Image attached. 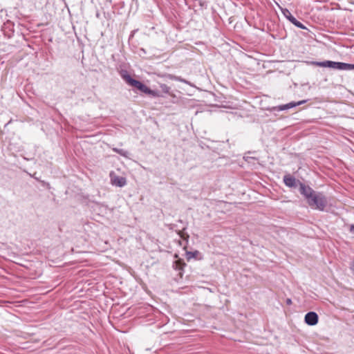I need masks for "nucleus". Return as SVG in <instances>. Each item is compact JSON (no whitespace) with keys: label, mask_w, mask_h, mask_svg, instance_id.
I'll list each match as a JSON object with an SVG mask.
<instances>
[{"label":"nucleus","mask_w":354,"mask_h":354,"mask_svg":"<svg viewBox=\"0 0 354 354\" xmlns=\"http://www.w3.org/2000/svg\"><path fill=\"white\" fill-rule=\"evenodd\" d=\"M312 64L320 67H328L340 71L342 70V62H337L327 60L324 62H312Z\"/></svg>","instance_id":"obj_3"},{"label":"nucleus","mask_w":354,"mask_h":354,"mask_svg":"<svg viewBox=\"0 0 354 354\" xmlns=\"http://www.w3.org/2000/svg\"><path fill=\"white\" fill-rule=\"evenodd\" d=\"M351 270H352L353 274H354V261L352 263V265L351 266Z\"/></svg>","instance_id":"obj_17"},{"label":"nucleus","mask_w":354,"mask_h":354,"mask_svg":"<svg viewBox=\"0 0 354 354\" xmlns=\"http://www.w3.org/2000/svg\"><path fill=\"white\" fill-rule=\"evenodd\" d=\"M308 203L311 207L323 211L327 205V200L322 193H315L308 199Z\"/></svg>","instance_id":"obj_2"},{"label":"nucleus","mask_w":354,"mask_h":354,"mask_svg":"<svg viewBox=\"0 0 354 354\" xmlns=\"http://www.w3.org/2000/svg\"><path fill=\"white\" fill-rule=\"evenodd\" d=\"M349 232L352 234H354V224L350 225Z\"/></svg>","instance_id":"obj_16"},{"label":"nucleus","mask_w":354,"mask_h":354,"mask_svg":"<svg viewBox=\"0 0 354 354\" xmlns=\"http://www.w3.org/2000/svg\"><path fill=\"white\" fill-rule=\"evenodd\" d=\"M306 102H307V100H301V101H299L297 102H289L286 104H282V105H279L277 106H274L273 108V109L275 111H285V110H288L289 109L294 108L297 106L306 103Z\"/></svg>","instance_id":"obj_7"},{"label":"nucleus","mask_w":354,"mask_h":354,"mask_svg":"<svg viewBox=\"0 0 354 354\" xmlns=\"http://www.w3.org/2000/svg\"><path fill=\"white\" fill-rule=\"evenodd\" d=\"M281 12L284 17L288 19L292 24H294L295 26L301 28V29H306V26L299 21L295 17L292 16L291 12L287 9V8H283L281 9Z\"/></svg>","instance_id":"obj_4"},{"label":"nucleus","mask_w":354,"mask_h":354,"mask_svg":"<svg viewBox=\"0 0 354 354\" xmlns=\"http://www.w3.org/2000/svg\"><path fill=\"white\" fill-rule=\"evenodd\" d=\"M187 257L188 259H190L192 258L196 259H202V257H201V253L198 250H195L194 252H187Z\"/></svg>","instance_id":"obj_10"},{"label":"nucleus","mask_w":354,"mask_h":354,"mask_svg":"<svg viewBox=\"0 0 354 354\" xmlns=\"http://www.w3.org/2000/svg\"><path fill=\"white\" fill-rule=\"evenodd\" d=\"M244 158L245 159V160H248V159H250V158H251V157H246V158H245V157H244Z\"/></svg>","instance_id":"obj_19"},{"label":"nucleus","mask_w":354,"mask_h":354,"mask_svg":"<svg viewBox=\"0 0 354 354\" xmlns=\"http://www.w3.org/2000/svg\"><path fill=\"white\" fill-rule=\"evenodd\" d=\"M318 315L315 312H309L305 315V322L309 326H315L318 322Z\"/></svg>","instance_id":"obj_9"},{"label":"nucleus","mask_w":354,"mask_h":354,"mask_svg":"<svg viewBox=\"0 0 354 354\" xmlns=\"http://www.w3.org/2000/svg\"><path fill=\"white\" fill-rule=\"evenodd\" d=\"M286 303L288 304H290L292 302H291V299H288L287 301H286Z\"/></svg>","instance_id":"obj_18"},{"label":"nucleus","mask_w":354,"mask_h":354,"mask_svg":"<svg viewBox=\"0 0 354 354\" xmlns=\"http://www.w3.org/2000/svg\"><path fill=\"white\" fill-rule=\"evenodd\" d=\"M283 180L284 184L288 187H297V185H299V183H301L290 174L285 175Z\"/></svg>","instance_id":"obj_8"},{"label":"nucleus","mask_w":354,"mask_h":354,"mask_svg":"<svg viewBox=\"0 0 354 354\" xmlns=\"http://www.w3.org/2000/svg\"><path fill=\"white\" fill-rule=\"evenodd\" d=\"M121 77L128 84L138 88L141 92L153 97H160L159 91L151 90L141 82L132 78L127 71L123 72Z\"/></svg>","instance_id":"obj_1"},{"label":"nucleus","mask_w":354,"mask_h":354,"mask_svg":"<svg viewBox=\"0 0 354 354\" xmlns=\"http://www.w3.org/2000/svg\"><path fill=\"white\" fill-rule=\"evenodd\" d=\"M110 178L113 185L122 187L127 184V180L124 177L116 176L113 172L110 174Z\"/></svg>","instance_id":"obj_5"},{"label":"nucleus","mask_w":354,"mask_h":354,"mask_svg":"<svg viewBox=\"0 0 354 354\" xmlns=\"http://www.w3.org/2000/svg\"><path fill=\"white\" fill-rule=\"evenodd\" d=\"M342 71H351L354 70V64H347L342 62Z\"/></svg>","instance_id":"obj_12"},{"label":"nucleus","mask_w":354,"mask_h":354,"mask_svg":"<svg viewBox=\"0 0 354 354\" xmlns=\"http://www.w3.org/2000/svg\"><path fill=\"white\" fill-rule=\"evenodd\" d=\"M299 191L301 194L307 199V201L315 194L310 187L306 186L302 183H299Z\"/></svg>","instance_id":"obj_6"},{"label":"nucleus","mask_w":354,"mask_h":354,"mask_svg":"<svg viewBox=\"0 0 354 354\" xmlns=\"http://www.w3.org/2000/svg\"><path fill=\"white\" fill-rule=\"evenodd\" d=\"M183 266H185V263H183L180 260L176 261L175 262V269L176 270H182Z\"/></svg>","instance_id":"obj_14"},{"label":"nucleus","mask_w":354,"mask_h":354,"mask_svg":"<svg viewBox=\"0 0 354 354\" xmlns=\"http://www.w3.org/2000/svg\"><path fill=\"white\" fill-rule=\"evenodd\" d=\"M171 80H176V81H178V82H180L187 83V82L186 80H183V78H181L180 77L171 76Z\"/></svg>","instance_id":"obj_15"},{"label":"nucleus","mask_w":354,"mask_h":354,"mask_svg":"<svg viewBox=\"0 0 354 354\" xmlns=\"http://www.w3.org/2000/svg\"><path fill=\"white\" fill-rule=\"evenodd\" d=\"M113 150L116 152L117 153L120 154L122 156L124 157H128L129 152L124 149H118V148H113Z\"/></svg>","instance_id":"obj_11"},{"label":"nucleus","mask_w":354,"mask_h":354,"mask_svg":"<svg viewBox=\"0 0 354 354\" xmlns=\"http://www.w3.org/2000/svg\"><path fill=\"white\" fill-rule=\"evenodd\" d=\"M160 88L162 91V92H164L165 93H167V94L170 93L171 88L169 86H168L167 84H161Z\"/></svg>","instance_id":"obj_13"}]
</instances>
